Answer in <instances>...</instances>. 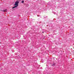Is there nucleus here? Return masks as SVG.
Masks as SVG:
<instances>
[{
  "mask_svg": "<svg viewBox=\"0 0 74 74\" xmlns=\"http://www.w3.org/2000/svg\"><path fill=\"white\" fill-rule=\"evenodd\" d=\"M42 33H44V32H42Z\"/></svg>",
  "mask_w": 74,
  "mask_h": 74,
  "instance_id": "obj_4",
  "label": "nucleus"
},
{
  "mask_svg": "<svg viewBox=\"0 0 74 74\" xmlns=\"http://www.w3.org/2000/svg\"><path fill=\"white\" fill-rule=\"evenodd\" d=\"M37 16H38V15H37Z\"/></svg>",
  "mask_w": 74,
  "mask_h": 74,
  "instance_id": "obj_5",
  "label": "nucleus"
},
{
  "mask_svg": "<svg viewBox=\"0 0 74 74\" xmlns=\"http://www.w3.org/2000/svg\"><path fill=\"white\" fill-rule=\"evenodd\" d=\"M19 1H16L15 2V4H14V5H15V6L13 7L12 8H14L16 7H18V3H19Z\"/></svg>",
  "mask_w": 74,
  "mask_h": 74,
  "instance_id": "obj_1",
  "label": "nucleus"
},
{
  "mask_svg": "<svg viewBox=\"0 0 74 74\" xmlns=\"http://www.w3.org/2000/svg\"><path fill=\"white\" fill-rule=\"evenodd\" d=\"M25 1H22L21 3H23Z\"/></svg>",
  "mask_w": 74,
  "mask_h": 74,
  "instance_id": "obj_3",
  "label": "nucleus"
},
{
  "mask_svg": "<svg viewBox=\"0 0 74 74\" xmlns=\"http://www.w3.org/2000/svg\"><path fill=\"white\" fill-rule=\"evenodd\" d=\"M1 11H3V12H7V10L6 9L5 10H1Z\"/></svg>",
  "mask_w": 74,
  "mask_h": 74,
  "instance_id": "obj_2",
  "label": "nucleus"
}]
</instances>
